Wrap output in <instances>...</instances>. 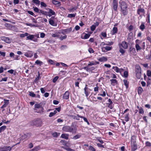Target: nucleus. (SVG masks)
<instances>
[{
  "instance_id": "nucleus-59",
  "label": "nucleus",
  "mask_w": 151,
  "mask_h": 151,
  "mask_svg": "<svg viewBox=\"0 0 151 151\" xmlns=\"http://www.w3.org/2000/svg\"><path fill=\"white\" fill-rule=\"evenodd\" d=\"M40 5H41V7L43 6L44 7H46L47 6L46 4L43 2H41Z\"/></svg>"
},
{
  "instance_id": "nucleus-31",
  "label": "nucleus",
  "mask_w": 151,
  "mask_h": 151,
  "mask_svg": "<svg viewBox=\"0 0 151 151\" xmlns=\"http://www.w3.org/2000/svg\"><path fill=\"white\" fill-rule=\"evenodd\" d=\"M76 15V13L75 14H68V15L67 17L68 18H72L74 17Z\"/></svg>"
},
{
  "instance_id": "nucleus-32",
  "label": "nucleus",
  "mask_w": 151,
  "mask_h": 151,
  "mask_svg": "<svg viewBox=\"0 0 151 151\" xmlns=\"http://www.w3.org/2000/svg\"><path fill=\"white\" fill-rule=\"evenodd\" d=\"M47 14H50L52 15H55V12L52 9H49V12H47Z\"/></svg>"
},
{
  "instance_id": "nucleus-25",
  "label": "nucleus",
  "mask_w": 151,
  "mask_h": 151,
  "mask_svg": "<svg viewBox=\"0 0 151 151\" xmlns=\"http://www.w3.org/2000/svg\"><path fill=\"white\" fill-rule=\"evenodd\" d=\"M143 91V89L141 87L139 86L138 87L137 92L138 93L139 95L141 94Z\"/></svg>"
},
{
  "instance_id": "nucleus-8",
  "label": "nucleus",
  "mask_w": 151,
  "mask_h": 151,
  "mask_svg": "<svg viewBox=\"0 0 151 151\" xmlns=\"http://www.w3.org/2000/svg\"><path fill=\"white\" fill-rule=\"evenodd\" d=\"M70 117L73 118L74 119H76L77 120H80V118H81V116L78 114H76V115H70Z\"/></svg>"
},
{
  "instance_id": "nucleus-43",
  "label": "nucleus",
  "mask_w": 151,
  "mask_h": 151,
  "mask_svg": "<svg viewBox=\"0 0 151 151\" xmlns=\"http://www.w3.org/2000/svg\"><path fill=\"white\" fill-rule=\"evenodd\" d=\"M81 118L83 119L84 122H86L88 125L89 124V123L88 122V120L86 118V117H85L83 116H81Z\"/></svg>"
},
{
  "instance_id": "nucleus-37",
  "label": "nucleus",
  "mask_w": 151,
  "mask_h": 151,
  "mask_svg": "<svg viewBox=\"0 0 151 151\" xmlns=\"http://www.w3.org/2000/svg\"><path fill=\"white\" fill-rule=\"evenodd\" d=\"M140 29L142 30L143 31L145 28V26L144 23H142L140 25L139 27Z\"/></svg>"
},
{
  "instance_id": "nucleus-15",
  "label": "nucleus",
  "mask_w": 151,
  "mask_h": 151,
  "mask_svg": "<svg viewBox=\"0 0 151 151\" xmlns=\"http://www.w3.org/2000/svg\"><path fill=\"white\" fill-rule=\"evenodd\" d=\"M69 92L68 91H66L63 94V99H68L69 98Z\"/></svg>"
},
{
  "instance_id": "nucleus-53",
  "label": "nucleus",
  "mask_w": 151,
  "mask_h": 151,
  "mask_svg": "<svg viewBox=\"0 0 151 151\" xmlns=\"http://www.w3.org/2000/svg\"><path fill=\"white\" fill-rule=\"evenodd\" d=\"M25 24L27 26H30L31 27H37V26H36L35 25V24H32L31 23H26Z\"/></svg>"
},
{
  "instance_id": "nucleus-40",
  "label": "nucleus",
  "mask_w": 151,
  "mask_h": 151,
  "mask_svg": "<svg viewBox=\"0 0 151 151\" xmlns=\"http://www.w3.org/2000/svg\"><path fill=\"white\" fill-rule=\"evenodd\" d=\"M135 48L137 51L142 49V48L140 47L139 45H135Z\"/></svg>"
},
{
  "instance_id": "nucleus-48",
  "label": "nucleus",
  "mask_w": 151,
  "mask_h": 151,
  "mask_svg": "<svg viewBox=\"0 0 151 151\" xmlns=\"http://www.w3.org/2000/svg\"><path fill=\"white\" fill-rule=\"evenodd\" d=\"M78 8V7L77 6H74L71 8H70L69 9V11H74L76 10Z\"/></svg>"
},
{
  "instance_id": "nucleus-33",
  "label": "nucleus",
  "mask_w": 151,
  "mask_h": 151,
  "mask_svg": "<svg viewBox=\"0 0 151 151\" xmlns=\"http://www.w3.org/2000/svg\"><path fill=\"white\" fill-rule=\"evenodd\" d=\"M81 135L80 134L76 135L74 136L73 137V139H78L79 138L81 137Z\"/></svg>"
},
{
  "instance_id": "nucleus-17",
  "label": "nucleus",
  "mask_w": 151,
  "mask_h": 151,
  "mask_svg": "<svg viewBox=\"0 0 151 151\" xmlns=\"http://www.w3.org/2000/svg\"><path fill=\"white\" fill-rule=\"evenodd\" d=\"M30 136V134H24L22 136V139L23 140L24 139H27L29 138Z\"/></svg>"
},
{
  "instance_id": "nucleus-13",
  "label": "nucleus",
  "mask_w": 151,
  "mask_h": 151,
  "mask_svg": "<svg viewBox=\"0 0 151 151\" xmlns=\"http://www.w3.org/2000/svg\"><path fill=\"white\" fill-rule=\"evenodd\" d=\"M1 39L6 43H10L11 42V40L8 37H2Z\"/></svg>"
},
{
  "instance_id": "nucleus-38",
  "label": "nucleus",
  "mask_w": 151,
  "mask_h": 151,
  "mask_svg": "<svg viewBox=\"0 0 151 151\" xmlns=\"http://www.w3.org/2000/svg\"><path fill=\"white\" fill-rule=\"evenodd\" d=\"M129 114H127L125 115V121L126 122H128L129 120Z\"/></svg>"
},
{
  "instance_id": "nucleus-1",
  "label": "nucleus",
  "mask_w": 151,
  "mask_h": 151,
  "mask_svg": "<svg viewBox=\"0 0 151 151\" xmlns=\"http://www.w3.org/2000/svg\"><path fill=\"white\" fill-rule=\"evenodd\" d=\"M119 6L121 8V12L124 16L127 15L128 13L127 5L126 2L124 1H120Z\"/></svg>"
},
{
  "instance_id": "nucleus-49",
  "label": "nucleus",
  "mask_w": 151,
  "mask_h": 151,
  "mask_svg": "<svg viewBox=\"0 0 151 151\" xmlns=\"http://www.w3.org/2000/svg\"><path fill=\"white\" fill-rule=\"evenodd\" d=\"M96 28V25L94 24H93V25H92L91 27V30L92 31H93L95 30Z\"/></svg>"
},
{
  "instance_id": "nucleus-41",
  "label": "nucleus",
  "mask_w": 151,
  "mask_h": 151,
  "mask_svg": "<svg viewBox=\"0 0 151 151\" xmlns=\"http://www.w3.org/2000/svg\"><path fill=\"white\" fill-rule=\"evenodd\" d=\"M32 2L37 5H39L40 1L39 0H32Z\"/></svg>"
},
{
  "instance_id": "nucleus-36",
  "label": "nucleus",
  "mask_w": 151,
  "mask_h": 151,
  "mask_svg": "<svg viewBox=\"0 0 151 151\" xmlns=\"http://www.w3.org/2000/svg\"><path fill=\"white\" fill-rule=\"evenodd\" d=\"M29 34L27 32L25 33L24 34H22L20 35V37L22 38H24L25 36H27Z\"/></svg>"
},
{
  "instance_id": "nucleus-22",
  "label": "nucleus",
  "mask_w": 151,
  "mask_h": 151,
  "mask_svg": "<svg viewBox=\"0 0 151 151\" xmlns=\"http://www.w3.org/2000/svg\"><path fill=\"white\" fill-rule=\"evenodd\" d=\"M118 31V29L116 27H114L112 30V32L111 34L112 35H114V34L116 33Z\"/></svg>"
},
{
  "instance_id": "nucleus-62",
  "label": "nucleus",
  "mask_w": 151,
  "mask_h": 151,
  "mask_svg": "<svg viewBox=\"0 0 151 151\" xmlns=\"http://www.w3.org/2000/svg\"><path fill=\"white\" fill-rule=\"evenodd\" d=\"M147 75L149 77L151 76V71L150 70H147Z\"/></svg>"
},
{
  "instance_id": "nucleus-60",
  "label": "nucleus",
  "mask_w": 151,
  "mask_h": 151,
  "mask_svg": "<svg viewBox=\"0 0 151 151\" xmlns=\"http://www.w3.org/2000/svg\"><path fill=\"white\" fill-rule=\"evenodd\" d=\"M4 104H5L6 106H7L9 104V100H6V99H4Z\"/></svg>"
},
{
  "instance_id": "nucleus-28",
  "label": "nucleus",
  "mask_w": 151,
  "mask_h": 151,
  "mask_svg": "<svg viewBox=\"0 0 151 151\" xmlns=\"http://www.w3.org/2000/svg\"><path fill=\"white\" fill-rule=\"evenodd\" d=\"M38 73H39L38 76L36 78H35L34 81V82L36 83L38 82V81L41 78V77H40V73H39V72H38Z\"/></svg>"
},
{
  "instance_id": "nucleus-55",
  "label": "nucleus",
  "mask_w": 151,
  "mask_h": 151,
  "mask_svg": "<svg viewBox=\"0 0 151 151\" xmlns=\"http://www.w3.org/2000/svg\"><path fill=\"white\" fill-rule=\"evenodd\" d=\"M59 78L58 76H56L52 80V81L53 83H55L58 80Z\"/></svg>"
},
{
  "instance_id": "nucleus-56",
  "label": "nucleus",
  "mask_w": 151,
  "mask_h": 151,
  "mask_svg": "<svg viewBox=\"0 0 151 151\" xmlns=\"http://www.w3.org/2000/svg\"><path fill=\"white\" fill-rule=\"evenodd\" d=\"M128 73L127 71H125L124 73V76L125 78H127L128 76Z\"/></svg>"
},
{
  "instance_id": "nucleus-19",
  "label": "nucleus",
  "mask_w": 151,
  "mask_h": 151,
  "mask_svg": "<svg viewBox=\"0 0 151 151\" xmlns=\"http://www.w3.org/2000/svg\"><path fill=\"white\" fill-rule=\"evenodd\" d=\"M69 126H64L62 130L63 131L65 132H69Z\"/></svg>"
},
{
  "instance_id": "nucleus-52",
  "label": "nucleus",
  "mask_w": 151,
  "mask_h": 151,
  "mask_svg": "<svg viewBox=\"0 0 151 151\" xmlns=\"http://www.w3.org/2000/svg\"><path fill=\"white\" fill-rule=\"evenodd\" d=\"M110 81L111 82V84H112V83H115L117 82V81L115 79H112L110 80Z\"/></svg>"
},
{
  "instance_id": "nucleus-35",
  "label": "nucleus",
  "mask_w": 151,
  "mask_h": 151,
  "mask_svg": "<svg viewBox=\"0 0 151 151\" xmlns=\"http://www.w3.org/2000/svg\"><path fill=\"white\" fill-rule=\"evenodd\" d=\"M27 38L28 40H32L34 38V36L33 35H31L27 36Z\"/></svg>"
},
{
  "instance_id": "nucleus-34",
  "label": "nucleus",
  "mask_w": 151,
  "mask_h": 151,
  "mask_svg": "<svg viewBox=\"0 0 151 151\" xmlns=\"http://www.w3.org/2000/svg\"><path fill=\"white\" fill-rule=\"evenodd\" d=\"M52 134L53 137H57L60 135V133L57 132H55L53 133Z\"/></svg>"
},
{
  "instance_id": "nucleus-14",
  "label": "nucleus",
  "mask_w": 151,
  "mask_h": 151,
  "mask_svg": "<svg viewBox=\"0 0 151 151\" xmlns=\"http://www.w3.org/2000/svg\"><path fill=\"white\" fill-rule=\"evenodd\" d=\"M145 9L141 8L140 6H138V9L137 10V13L139 15H140L141 13H144Z\"/></svg>"
},
{
  "instance_id": "nucleus-47",
  "label": "nucleus",
  "mask_w": 151,
  "mask_h": 151,
  "mask_svg": "<svg viewBox=\"0 0 151 151\" xmlns=\"http://www.w3.org/2000/svg\"><path fill=\"white\" fill-rule=\"evenodd\" d=\"M139 113L140 114H143L144 111L142 107H140L139 109Z\"/></svg>"
},
{
  "instance_id": "nucleus-23",
  "label": "nucleus",
  "mask_w": 151,
  "mask_h": 151,
  "mask_svg": "<svg viewBox=\"0 0 151 151\" xmlns=\"http://www.w3.org/2000/svg\"><path fill=\"white\" fill-rule=\"evenodd\" d=\"M136 143V138L134 135H132L131 138V143Z\"/></svg>"
},
{
  "instance_id": "nucleus-58",
  "label": "nucleus",
  "mask_w": 151,
  "mask_h": 151,
  "mask_svg": "<svg viewBox=\"0 0 151 151\" xmlns=\"http://www.w3.org/2000/svg\"><path fill=\"white\" fill-rule=\"evenodd\" d=\"M67 37V35H65L64 36H61L60 37V39L61 40H62L64 39H65Z\"/></svg>"
},
{
  "instance_id": "nucleus-16",
  "label": "nucleus",
  "mask_w": 151,
  "mask_h": 151,
  "mask_svg": "<svg viewBox=\"0 0 151 151\" xmlns=\"http://www.w3.org/2000/svg\"><path fill=\"white\" fill-rule=\"evenodd\" d=\"M49 24L55 27H56L57 26V24L55 23L53 20L50 19H49Z\"/></svg>"
},
{
  "instance_id": "nucleus-64",
  "label": "nucleus",
  "mask_w": 151,
  "mask_h": 151,
  "mask_svg": "<svg viewBox=\"0 0 151 151\" xmlns=\"http://www.w3.org/2000/svg\"><path fill=\"white\" fill-rule=\"evenodd\" d=\"M88 51L90 53H93L94 52V51L93 49L91 48H89L88 49Z\"/></svg>"
},
{
  "instance_id": "nucleus-4",
  "label": "nucleus",
  "mask_w": 151,
  "mask_h": 151,
  "mask_svg": "<svg viewBox=\"0 0 151 151\" xmlns=\"http://www.w3.org/2000/svg\"><path fill=\"white\" fill-rule=\"evenodd\" d=\"M69 132H71L72 133H76L77 130V128L76 125L73 124H72L71 126H69Z\"/></svg>"
},
{
  "instance_id": "nucleus-26",
  "label": "nucleus",
  "mask_w": 151,
  "mask_h": 151,
  "mask_svg": "<svg viewBox=\"0 0 151 151\" xmlns=\"http://www.w3.org/2000/svg\"><path fill=\"white\" fill-rule=\"evenodd\" d=\"M129 51L132 53L134 54L136 53V50L134 47H130L129 48Z\"/></svg>"
},
{
  "instance_id": "nucleus-50",
  "label": "nucleus",
  "mask_w": 151,
  "mask_h": 151,
  "mask_svg": "<svg viewBox=\"0 0 151 151\" xmlns=\"http://www.w3.org/2000/svg\"><path fill=\"white\" fill-rule=\"evenodd\" d=\"M29 95L30 96L33 97H35L36 96L35 94L32 92H29Z\"/></svg>"
},
{
  "instance_id": "nucleus-42",
  "label": "nucleus",
  "mask_w": 151,
  "mask_h": 151,
  "mask_svg": "<svg viewBox=\"0 0 151 151\" xmlns=\"http://www.w3.org/2000/svg\"><path fill=\"white\" fill-rule=\"evenodd\" d=\"M85 35L84 36V37L83 38H82V39H87L90 36V35L89 34L84 33Z\"/></svg>"
},
{
  "instance_id": "nucleus-24",
  "label": "nucleus",
  "mask_w": 151,
  "mask_h": 151,
  "mask_svg": "<svg viewBox=\"0 0 151 151\" xmlns=\"http://www.w3.org/2000/svg\"><path fill=\"white\" fill-rule=\"evenodd\" d=\"M123 82L124 83V85L126 87V88L127 89L129 86V82L127 81V80L124 79L123 80Z\"/></svg>"
},
{
  "instance_id": "nucleus-63",
  "label": "nucleus",
  "mask_w": 151,
  "mask_h": 151,
  "mask_svg": "<svg viewBox=\"0 0 151 151\" xmlns=\"http://www.w3.org/2000/svg\"><path fill=\"white\" fill-rule=\"evenodd\" d=\"M67 48V46L66 45H62L60 47V49L61 50H63L64 49Z\"/></svg>"
},
{
  "instance_id": "nucleus-7",
  "label": "nucleus",
  "mask_w": 151,
  "mask_h": 151,
  "mask_svg": "<svg viewBox=\"0 0 151 151\" xmlns=\"http://www.w3.org/2000/svg\"><path fill=\"white\" fill-rule=\"evenodd\" d=\"M112 6L113 9L114 11H116L118 6V1L117 0H113Z\"/></svg>"
},
{
  "instance_id": "nucleus-61",
  "label": "nucleus",
  "mask_w": 151,
  "mask_h": 151,
  "mask_svg": "<svg viewBox=\"0 0 151 151\" xmlns=\"http://www.w3.org/2000/svg\"><path fill=\"white\" fill-rule=\"evenodd\" d=\"M27 12L33 16H34L35 17H36V16L35 15V14L33 12L31 11H27Z\"/></svg>"
},
{
  "instance_id": "nucleus-2",
  "label": "nucleus",
  "mask_w": 151,
  "mask_h": 151,
  "mask_svg": "<svg viewBox=\"0 0 151 151\" xmlns=\"http://www.w3.org/2000/svg\"><path fill=\"white\" fill-rule=\"evenodd\" d=\"M128 43L125 41L122 42L121 43L119 44V52L121 53L122 55H124L125 52V50L123 49H127L128 47Z\"/></svg>"
},
{
  "instance_id": "nucleus-54",
  "label": "nucleus",
  "mask_w": 151,
  "mask_h": 151,
  "mask_svg": "<svg viewBox=\"0 0 151 151\" xmlns=\"http://www.w3.org/2000/svg\"><path fill=\"white\" fill-rule=\"evenodd\" d=\"M89 150L92 151H96L95 149L91 145L89 146Z\"/></svg>"
},
{
  "instance_id": "nucleus-29",
  "label": "nucleus",
  "mask_w": 151,
  "mask_h": 151,
  "mask_svg": "<svg viewBox=\"0 0 151 151\" xmlns=\"http://www.w3.org/2000/svg\"><path fill=\"white\" fill-rule=\"evenodd\" d=\"M41 107V105L40 104H35V108L34 109V110H37V109H39Z\"/></svg>"
},
{
  "instance_id": "nucleus-20",
  "label": "nucleus",
  "mask_w": 151,
  "mask_h": 151,
  "mask_svg": "<svg viewBox=\"0 0 151 151\" xmlns=\"http://www.w3.org/2000/svg\"><path fill=\"white\" fill-rule=\"evenodd\" d=\"M98 60L101 62H104L106 61L107 60V59L106 57H103L99 58Z\"/></svg>"
},
{
  "instance_id": "nucleus-30",
  "label": "nucleus",
  "mask_w": 151,
  "mask_h": 151,
  "mask_svg": "<svg viewBox=\"0 0 151 151\" xmlns=\"http://www.w3.org/2000/svg\"><path fill=\"white\" fill-rule=\"evenodd\" d=\"M112 68L114 69V70L117 73L120 72V69H119L117 66H113Z\"/></svg>"
},
{
  "instance_id": "nucleus-45",
  "label": "nucleus",
  "mask_w": 151,
  "mask_h": 151,
  "mask_svg": "<svg viewBox=\"0 0 151 151\" xmlns=\"http://www.w3.org/2000/svg\"><path fill=\"white\" fill-rule=\"evenodd\" d=\"M39 13H40L45 15H47V12L46 11H44L41 10H40Z\"/></svg>"
},
{
  "instance_id": "nucleus-5",
  "label": "nucleus",
  "mask_w": 151,
  "mask_h": 151,
  "mask_svg": "<svg viewBox=\"0 0 151 151\" xmlns=\"http://www.w3.org/2000/svg\"><path fill=\"white\" fill-rule=\"evenodd\" d=\"M13 147L10 146H4L3 147H0V151H7L8 150H11Z\"/></svg>"
},
{
  "instance_id": "nucleus-51",
  "label": "nucleus",
  "mask_w": 151,
  "mask_h": 151,
  "mask_svg": "<svg viewBox=\"0 0 151 151\" xmlns=\"http://www.w3.org/2000/svg\"><path fill=\"white\" fill-rule=\"evenodd\" d=\"M35 63L37 65H40L41 64H42L43 63L42 62L39 60H37L35 62Z\"/></svg>"
},
{
  "instance_id": "nucleus-27",
  "label": "nucleus",
  "mask_w": 151,
  "mask_h": 151,
  "mask_svg": "<svg viewBox=\"0 0 151 151\" xmlns=\"http://www.w3.org/2000/svg\"><path fill=\"white\" fill-rule=\"evenodd\" d=\"M103 49H105L107 51H109L111 50L112 47L106 46L105 47H101V50H103Z\"/></svg>"
},
{
  "instance_id": "nucleus-44",
  "label": "nucleus",
  "mask_w": 151,
  "mask_h": 151,
  "mask_svg": "<svg viewBox=\"0 0 151 151\" xmlns=\"http://www.w3.org/2000/svg\"><path fill=\"white\" fill-rule=\"evenodd\" d=\"M6 127L5 126H3L0 127V133L4 131L6 128Z\"/></svg>"
},
{
  "instance_id": "nucleus-12",
  "label": "nucleus",
  "mask_w": 151,
  "mask_h": 151,
  "mask_svg": "<svg viewBox=\"0 0 151 151\" xmlns=\"http://www.w3.org/2000/svg\"><path fill=\"white\" fill-rule=\"evenodd\" d=\"M87 85H86V86L84 88V93L86 97H87L89 94L90 93V92L89 91V89L87 87Z\"/></svg>"
},
{
  "instance_id": "nucleus-39",
  "label": "nucleus",
  "mask_w": 151,
  "mask_h": 151,
  "mask_svg": "<svg viewBox=\"0 0 151 151\" xmlns=\"http://www.w3.org/2000/svg\"><path fill=\"white\" fill-rule=\"evenodd\" d=\"M150 54H148L146 56V58L147 60H151V50L150 51Z\"/></svg>"
},
{
  "instance_id": "nucleus-10",
  "label": "nucleus",
  "mask_w": 151,
  "mask_h": 151,
  "mask_svg": "<svg viewBox=\"0 0 151 151\" xmlns=\"http://www.w3.org/2000/svg\"><path fill=\"white\" fill-rule=\"evenodd\" d=\"M72 29L71 27H70L68 29H62L61 31V33L63 35L65 33L66 34H68L71 32L72 31Z\"/></svg>"
},
{
  "instance_id": "nucleus-46",
  "label": "nucleus",
  "mask_w": 151,
  "mask_h": 151,
  "mask_svg": "<svg viewBox=\"0 0 151 151\" xmlns=\"http://www.w3.org/2000/svg\"><path fill=\"white\" fill-rule=\"evenodd\" d=\"M33 8L34 11L35 12L39 13L40 10L37 7H35L34 6L33 7Z\"/></svg>"
},
{
  "instance_id": "nucleus-21",
  "label": "nucleus",
  "mask_w": 151,
  "mask_h": 151,
  "mask_svg": "<svg viewBox=\"0 0 151 151\" xmlns=\"http://www.w3.org/2000/svg\"><path fill=\"white\" fill-rule=\"evenodd\" d=\"M52 3L53 4L56 5L58 6H60L61 5L60 3L55 0H52Z\"/></svg>"
},
{
  "instance_id": "nucleus-9",
  "label": "nucleus",
  "mask_w": 151,
  "mask_h": 151,
  "mask_svg": "<svg viewBox=\"0 0 151 151\" xmlns=\"http://www.w3.org/2000/svg\"><path fill=\"white\" fill-rule=\"evenodd\" d=\"M131 151H135L137 149V144L136 143H131Z\"/></svg>"
},
{
  "instance_id": "nucleus-6",
  "label": "nucleus",
  "mask_w": 151,
  "mask_h": 151,
  "mask_svg": "<svg viewBox=\"0 0 151 151\" xmlns=\"http://www.w3.org/2000/svg\"><path fill=\"white\" fill-rule=\"evenodd\" d=\"M136 76L137 78L139 79H140L141 77V69L139 67L137 69V70H136Z\"/></svg>"
},
{
  "instance_id": "nucleus-3",
  "label": "nucleus",
  "mask_w": 151,
  "mask_h": 151,
  "mask_svg": "<svg viewBox=\"0 0 151 151\" xmlns=\"http://www.w3.org/2000/svg\"><path fill=\"white\" fill-rule=\"evenodd\" d=\"M31 126L35 125L37 127H40L42 125V121L40 119L34 120L30 122Z\"/></svg>"
},
{
  "instance_id": "nucleus-18",
  "label": "nucleus",
  "mask_w": 151,
  "mask_h": 151,
  "mask_svg": "<svg viewBox=\"0 0 151 151\" xmlns=\"http://www.w3.org/2000/svg\"><path fill=\"white\" fill-rule=\"evenodd\" d=\"M69 134H62L61 137L62 138H64L66 139H68V138Z\"/></svg>"
},
{
  "instance_id": "nucleus-57",
  "label": "nucleus",
  "mask_w": 151,
  "mask_h": 151,
  "mask_svg": "<svg viewBox=\"0 0 151 151\" xmlns=\"http://www.w3.org/2000/svg\"><path fill=\"white\" fill-rule=\"evenodd\" d=\"M142 41H141L138 39H137L135 40V45H139Z\"/></svg>"
},
{
  "instance_id": "nucleus-11",
  "label": "nucleus",
  "mask_w": 151,
  "mask_h": 151,
  "mask_svg": "<svg viewBox=\"0 0 151 151\" xmlns=\"http://www.w3.org/2000/svg\"><path fill=\"white\" fill-rule=\"evenodd\" d=\"M33 55V52L32 51H28L27 52H25L24 55L27 57L31 58Z\"/></svg>"
}]
</instances>
